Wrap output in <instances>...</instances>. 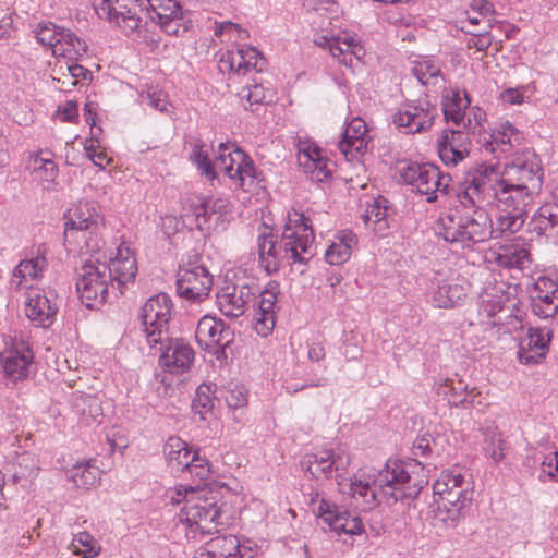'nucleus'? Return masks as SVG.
<instances>
[{"mask_svg":"<svg viewBox=\"0 0 558 558\" xmlns=\"http://www.w3.org/2000/svg\"><path fill=\"white\" fill-rule=\"evenodd\" d=\"M548 343L549 338H546L539 329L529 328L519 344V361L526 365L542 362L548 350Z\"/></svg>","mask_w":558,"mask_h":558,"instance_id":"31","label":"nucleus"},{"mask_svg":"<svg viewBox=\"0 0 558 558\" xmlns=\"http://www.w3.org/2000/svg\"><path fill=\"white\" fill-rule=\"evenodd\" d=\"M500 175L504 180L527 186L530 191L536 193L542 186L543 169L538 157L534 153L526 151L507 163Z\"/></svg>","mask_w":558,"mask_h":558,"instance_id":"14","label":"nucleus"},{"mask_svg":"<svg viewBox=\"0 0 558 558\" xmlns=\"http://www.w3.org/2000/svg\"><path fill=\"white\" fill-rule=\"evenodd\" d=\"M85 150L88 159L100 169H105L110 161L106 153L97 151L96 147L94 146L93 138L86 142Z\"/></svg>","mask_w":558,"mask_h":558,"instance_id":"63","label":"nucleus"},{"mask_svg":"<svg viewBox=\"0 0 558 558\" xmlns=\"http://www.w3.org/2000/svg\"><path fill=\"white\" fill-rule=\"evenodd\" d=\"M59 43L56 45L53 56L78 60L87 53L86 41L68 28L61 31Z\"/></svg>","mask_w":558,"mask_h":558,"instance_id":"40","label":"nucleus"},{"mask_svg":"<svg viewBox=\"0 0 558 558\" xmlns=\"http://www.w3.org/2000/svg\"><path fill=\"white\" fill-rule=\"evenodd\" d=\"M495 263L504 268L523 269L530 264V252L519 243L501 245L494 252Z\"/></svg>","mask_w":558,"mask_h":558,"instance_id":"37","label":"nucleus"},{"mask_svg":"<svg viewBox=\"0 0 558 558\" xmlns=\"http://www.w3.org/2000/svg\"><path fill=\"white\" fill-rule=\"evenodd\" d=\"M232 181L241 189L250 191L253 187H262L258 172L252 159L245 154V160L238 165L233 173Z\"/></svg>","mask_w":558,"mask_h":558,"instance_id":"46","label":"nucleus"},{"mask_svg":"<svg viewBox=\"0 0 558 558\" xmlns=\"http://www.w3.org/2000/svg\"><path fill=\"white\" fill-rule=\"evenodd\" d=\"M314 231L308 217L298 210L288 213L280 236V252L287 264L305 265L313 257Z\"/></svg>","mask_w":558,"mask_h":558,"instance_id":"6","label":"nucleus"},{"mask_svg":"<svg viewBox=\"0 0 558 558\" xmlns=\"http://www.w3.org/2000/svg\"><path fill=\"white\" fill-rule=\"evenodd\" d=\"M412 72L422 85L435 84L440 75V68L432 60L415 62Z\"/></svg>","mask_w":558,"mask_h":558,"instance_id":"51","label":"nucleus"},{"mask_svg":"<svg viewBox=\"0 0 558 558\" xmlns=\"http://www.w3.org/2000/svg\"><path fill=\"white\" fill-rule=\"evenodd\" d=\"M216 204L217 203H211L210 198H206L195 205L194 216L198 228H202L203 225L207 223L211 215L216 214Z\"/></svg>","mask_w":558,"mask_h":558,"instance_id":"61","label":"nucleus"},{"mask_svg":"<svg viewBox=\"0 0 558 558\" xmlns=\"http://www.w3.org/2000/svg\"><path fill=\"white\" fill-rule=\"evenodd\" d=\"M531 307L539 318L547 319L558 315V283L539 276L529 288Z\"/></svg>","mask_w":558,"mask_h":558,"instance_id":"22","label":"nucleus"},{"mask_svg":"<svg viewBox=\"0 0 558 558\" xmlns=\"http://www.w3.org/2000/svg\"><path fill=\"white\" fill-rule=\"evenodd\" d=\"M141 12L145 11L150 20L158 23L167 34L179 35L186 31L183 13L177 0H137Z\"/></svg>","mask_w":558,"mask_h":558,"instance_id":"16","label":"nucleus"},{"mask_svg":"<svg viewBox=\"0 0 558 558\" xmlns=\"http://www.w3.org/2000/svg\"><path fill=\"white\" fill-rule=\"evenodd\" d=\"M437 438L434 437L429 433H425L416 438L413 445V450L415 454L427 456L433 453L435 448L437 447Z\"/></svg>","mask_w":558,"mask_h":558,"instance_id":"62","label":"nucleus"},{"mask_svg":"<svg viewBox=\"0 0 558 558\" xmlns=\"http://www.w3.org/2000/svg\"><path fill=\"white\" fill-rule=\"evenodd\" d=\"M108 271L107 263L98 259H88L81 267L76 289L86 307H97L107 301L111 287Z\"/></svg>","mask_w":558,"mask_h":558,"instance_id":"9","label":"nucleus"},{"mask_svg":"<svg viewBox=\"0 0 558 558\" xmlns=\"http://www.w3.org/2000/svg\"><path fill=\"white\" fill-rule=\"evenodd\" d=\"M201 259L197 254L190 255L177 271V292L192 302L207 299L214 284V276Z\"/></svg>","mask_w":558,"mask_h":558,"instance_id":"8","label":"nucleus"},{"mask_svg":"<svg viewBox=\"0 0 558 558\" xmlns=\"http://www.w3.org/2000/svg\"><path fill=\"white\" fill-rule=\"evenodd\" d=\"M159 353V365L171 374H182L190 369L194 361L193 349L182 339H168L150 347Z\"/></svg>","mask_w":558,"mask_h":558,"instance_id":"18","label":"nucleus"},{"mask_svg":"<svg viewBox=\"0 0 558 558\" xmlns=\"http://www.w3.org/2000/svg\"><path fill=\"white\" fill-rule=\"evenodd\" d=\"M239 539L234 535H221L207 543L206 553L210 558H233L239 550Z\"/></svg>","mask_w":558,"mask_h":558,"instance_id":"47","label":"nucleus"},{"mask_svg":"<svg viewBox=\"0 0 558 558\" xmlns=\"http://www.w3.org/2000/svg\"><path fill=\"white\" fill-rule=\"evenodd\" d=\"M489 24L483 27V31L473 32L470 28L462 26V31L471 34L473 37L469 40V47H475L478 51H485L492 45V38L488 32Z\"/></svg>","mask_w":558,"mask_h":558,"instance_id":"59","label":"nucleus"},{"mask_svg":"<svg viewBox=\"0 0 558 558\" xmlns=\"http://www.w3.org/2000/svg\"><path fill=\"white\" fill-rule=\"evenodd\" d=\"M46 266V258L38 252L35 258L21 260L14 268L11 283L19 289L23 281L36 279Z\"/></svg>","mask_w":558,"mask_h":558,"instance_id":"44","label":"nucleus"},{"mask_svg":"<svg viewBox=\"0 0 558 558\" xmlns=\"http://www.w3.org/2000/svg\"><path fill=\"white\" fill-rule=\"evenodd\" d=\"M192 405L199 414L206 413L214 408V398L209 385L203 384L198 386Z\"/></svg>","mask_w":558,"mask_h":558,"instance_id":"58","label":"nucleus"},{"mask_svg":"<svg viewBox=\"0 0 558 558\" xmlns=\"http://www.w3.org/2000/svg\"><path fill=\"white\" fill-rule=\"evenodd\" d=\"M367 126L361 118H353L342 133V138L338 142L340 151L347 159H353L357 154H362L367 148Z\"/></svg>","mask_w":558,"mask_h":558,"instance_id":"30","label":"nucleus"},{"mask_svg":"<svg viewBox=\"0 0 558 558\" xmlns=\"http://www.w3.org/2000/svg\"><path fill=\"white\" fill-rule=\"evenodd\" d=\"M98 205L93 201H80L69 208L65 215L64 236L65 239L74 236L75 233L93 234L100 222Z\"/></svg>","mask_w":558,"mask_h":558,"instance_id":"21","label":"nucleus"},{"mask_svg":"<svg viewBox=\"0 0 558 558\" xmlns=\"http://www.w3.org/2000/svg\"><path fill=\"white\" fill-rule=\"evenodd\" d=\"M470 99L465 90H452L442 97V111L447 122L463 126L465 110L470 107Z\"/></svg>","mask_w":558,"mask_h":558,"instance_id":"36","label":"nucleus"},{"mask_svg":"<svg viewBox=\"0 0 558 558\" xmlns=\"http://www.w3.org/2000/svg\"><path fill=\"white\" fill-rule=\"evenodd\" d=\"M197 451L177 436L169 437L163 446V454L168 465L177 471H185L189 464L194 461Z\"/></svg>","mask_w":558,"mask_h":558,"instance_id":"32","label":"nucleus"},{"mask_svg":"<svg viewBox=\"0 0 558 558\" xmlns=\"http://www.w3.org/2000/svg\"><path fill=\"white\" fill-rule=\"evenodd\" d=\"M109 269L111 288L117 286L119 293H123V288L133 282L137 274V263L133 252L126 246H119L117 254L107 264Z\"/></svg>","mask_w":558,"mask_h":558,"instance_id":"28","label":"nucleus"},{"mask_svg":"<svg viewBox=\"0 0 558 558\" xmlns=\"http://www.w3.org/2000/svg\"><path fill=\"white\" fill-rule=\"evenodd\" d=\"M312 508L314 514L338 534L359 535L364 531L362 521L357 515L340 509L318 494L312 499Z\"/></svg>","mask_w":558,"mask_h":558,"instance_id":"13","label":"nucleus"},{"mask_svg":"<svg viewBox=\"0 0 558 558\" xmlns=\"http://www.w3.org/2000/svg\"><path fill=\"white\" fill-rule=\"evenodd\" d=\"M266 66V60L260 52L252 46L243 45L236 50H228L221 53L218 60V69L221 73L233 75H246L251 71L262 72Z\"/></svg>","mask_w":558,"mask_h":558,"instance_id":"17","label":"nucleus"},{"mask_svg":"<svg viewBox=\"0 0 558 558\" xmlns=\"http://www.w3.org/2000/svg\"><path fill=\"white\" fill-rule=\"evenodd\" d=\"M195 338L201 347L217 353L233 340V333L223 320L213 316H203L197 324Z\"/></svg>","mask_w":558,"mask_h":558,"instance_id":"24","label":"nucleus"},{"mask_svg":"<svg viewBox=\"0 0 558 558\" xmlns=\"http://www.w3.org/2000/svg\"><path fill=\"white\" fill-rule=\"evenodd\" d=\"M534 194L527 186L504 180L496 166L477 162L463 172L457 197L459 203L466 206L495 205L498 210L527 213Z\"/></svg>","mask_w":558,"mask_h":558,"instance_id":"1","label":"nucleus"},{"mask_svg":"<svg viewBox=\"0 0 558 558\" xmlns=\"http://www.w3.org/2000/svg\"><path fill=\"white\" fill-rule=\"evenodd\" d=\"M33 360V350L22 340L14 341L1 353L3 373L13 381L22 380L28 376Z\"/></svg>","mask_w":558,"mask_h":558,"instance_id":"25","label":"nucleus"},{"mask_svg":"<svg viewBox=\"0 0 558 558\" xmlns=\"http://www.w3.org/2000/svg\"><path fill=\"white\" fill-rule=\"evenodd\" d=\"M356 236L350 231H343L331 243L325 254V259L330 265H342L348 262L352 254V248L356 245Z\"/></svg>","mask_w":558,"mask_h":558,"instance_id":"42","label":"nucleus"},{"mask_svg":"<svg viewBox=\"0 0 558 558\" xmlns=\"http://www.w3.org/2000/svg\"><path fill=\"white\" fill-rule=\"evenodd\" d=\"M472 142L464 130H445L438 140V155L447 166H457L469 157Z\"/></svg>","mask_w":558,"mask_h":558,"instance_id":"26","label":"nucleus"},{"mask_svg":"<svg viewBox=\"0 0 558 558\" xmlns=\"http://www.w3.org/2000/svg\"><path fill=\"white\" fill-rule=\"evenodd\" d=\"M472 114L473 118L469 116L468 118L464 119V123L462 126V130L466 131L468 133H475L476 129L481 128L482 121H484L486 117L485 111L478 107L472 108Z\"/></svg>","mask_w":558,"mask_h":558,"instance_id":"64","label":"nucleus"},{"mask_svg":"<svg viewBox=\"0 0 558 558\" xmlns=\"http://www.w3.org/2000/svg\"><path fill=\"white\" fill-rule=\"evenodd\" d=\"M39 468L34 456L23 453L17 458L16 470L14 471L15 481H32L38 474Z\"/></svg>","mask_w":558,"mask_h":558,"instance_id":"53","label":"nucleus"},{"mask_svg":"<svg viewBox=\"0 0 558 558\" xmlns=\"http://www.w3.org/2000/svg\"><path fill=\"white\" fill-rule=\"evenodd\" d=\"M70 477L77 487L88 489L100 480V470L89 462L78 463L72 468Z\"/></svg>","mask_w":558,"mask_h":558,"instance_id":"48","label":"nucleus"},{"mask_svg":"<svg viewBox=\"0 0 558 558\" xmlns=\"http://www.w3.org/2000/svg\"><path fill=\"white\" fill-rule=\"evenodd\" d=\"M383 203H386V199L381 197L373 198V203L368 204L364 214V219L366 222L377 223L385 219L387 214V206Z\"/></svg>","mask_w":558,"mask_h":558,"instance_id":"60","label":"nucleus"},{"mask_svg":"<svg viewBox=\"0 0 558 558\" xmlns=\"http://www.w3.org/2000/svg\"><path fill=\"white\" fill-rule=\"evenodd\" d=\"M184 472H187L192 477L198 481L199 484H206L211 477V470L209 461L206 458H202L196 452L194 461L189 464Z\"/></svg>","mask_w":558,"mask_h":558,"instance_id":"56","label":"nucleus"},{"mask_svg":"<svg viewBox=\"0 0 558 558\" xmlns=\"http://www.w3.org/2000/svg\"><path fill=\"white\" fill-rule=\"evenodd\" d=\"M437 109L427 99L403 104L392 117V123L404 134H415L432 128Z\"/></svg>","mask_w":558,"mask_h":558,"instance_id":"12","label":"nucleus"},{"mask_svg":"<svg viewBox=\"0 0 558 558\" xmlns=\"http://www.w3.org/2000/svg\"><path fill=\"white\" fill-rule=\"evenodd\" d=\"M485 444L484 450L487 457L495 462H499L504 459L505 441L501 434L496 428L488 430L485 436Z\"/></svg>","mask_w":558,"mask_h":558,"instance_id":"55","label":"nucleus"},{"mask_svg":"<svg viewBox=\"0 0 558 558\" xmlns=\"http://www.w3.org/2000/svg\"><path fill=\"white\" fill-rule=\"evenodd\" d=\"M350 464L349 456L335 452L332 449H324L303 457L302 469L314 478H330L332 474L339 475Z\"/></svg>","mask_w":558,"mask_h":558,"instance_id":"19","label":"nucleus"},{"mask_svg":"<svg viewBox=\"0 0 558 558\" xmlns=\"http://www.w3.org/2000/svg\"><path fill=\"white\" fill-rule=\"evenodd\" d=\"M191 158L208 180L216 178V169L232 180L235 168L245 160V153L240 148H232L229 144L221 143L213 165L208 153L204 150V145H195Z\"/></svg>","mask_w":558,"mask_h":558,"instance_id":"11","label":"nucleus"},{"mask_svg":"<svg viewBox=\"0 0 558 558\" xmlns=\"http://www.w3.org/2000/svg\"><path fill=\"white\" fill-rule=\"evenodd\" d=\"M73 410L80 416L82 424L89 425L102 416L101 401L97 396L77 393L73 398Z\"/></svg>","mask_w":558,"mask_h":558,"instance_id":"41","label":"nucleus"},{"mask_svg":"<svg viewBox=\"0 0 558 558\" xmlns=\"http://www.w3.org/2000/svg\"><path fill=\"white\" fill-rule=\"evenodd\" d=\"M259 266L268 274L272 275L279 270L286 257L281 255L280 240L274 235L272 231L264 226L257 238Z\"/></svg>","mask_w":558,"mask_h":558,"instance_id":"29","label":"nucleus"},{"mask_svg":"<svg viewBox=\"0 0 558 558\" xmlns=\"http://www.w3.org/2000/svg\"><path fill=\"white\" fill-rule=\"evenodd\" d=\"M171 314V299L166 293L151 296L143 305L141 319L149 347H156V343L168 339Z\"/></svg>","mask_w":558,"mask_h":558,"instance_id":"10","label":"nucleus"},{"mask_svg":"<svg viewBox=\"0 0 558 558\" xmlns=\"http://www.w3.org/2000/svg\"><path fill=\"white\" fill-rule=\"evenodd\" d=\"M466 296V288L457 280H444L437 283L433 292L432 302L440 308L453 307Z\"/></svg>","mask_w":558,"mask_h":558,"instance_id":"34","label":"nucleus"},{"mask_svg":"<svg viewBox=\"0 0 558 558\" xmlns=\"http://www.w3.org/2000/svg\"><path fill=\"white\" fill-rule=\"evenodd\" d=\"M69 549L81 558H96L101 553V545L90 533L83 531L73 535Z\"/></svg>","mask_w":558,"mask_h":558,"instance_id":"45","label":"nucleus"},{"mask_svg":"<svg viewBox=\"0 0 558 558\" xmlns=\"http://www.w3.org/2000/svg\"><path fill=\"white\" fill-rule=\"evenodd\" d=\"M183 515L190 526H195L203 534H211L218 525H225L220 508L206 499L194 501L193 497L187 498Z\"/></svg>","mask_w":558,"mask_h":558,"instance_id":"20","label":"nucleus"},{"mask_svg":"<svg viewBox=\"0 0 558 558\" xmlns=\"http://www.w3.org/2000/svg\"><path fill=\"white\" fill-rule=\"evenodd\" d=\"M468 387V384L462 379L439 378L435 383V390L438 396L447 399L449 404L463 409L473 407V399L461 398Z\"/></svg>","mask_w":558,"mask_h":558,"instance_id":"38","label":"nucleus"},{"mask_svg":"<svg viewBox=\"0 0 558 558\" xmlns=\"http://www.w3.org/2000/svg\"><path fill=\"white\" fill-rule=\"evenodd\" d=\"M529 230L537 235H558V201L542 205L532 216Z\"/></svg>","mask_w":558,"mask_h":558,"instance_id":"33","label":"nucleus"},{"mask_svg":"<svg viewBox=\"0 0 558 558\" xmlns=\"http://www.w3.org/2000/svg\"><path fill=\"white\" fill-rule=\"evenodd\" d=\"M95 12L100 19H106L126 32H133L141 25L137 0H94Z\"/></svg>","mask_w":558,"mask_h":558,"instance_id":"15","label":"nucleus"},{"mask_svg":"<svg viewBox=\"0 0 558 558\" xmlns=\"http://www.w3.org/2000/svg\"><path fill=\"white\" fill-rule=\"evenodd\" d=\"M63 28L64 27L58 26L50 21H46L38 23L34 28V33L41 45L51 47L53 51L56 45L59 43L58 39H60L61 31H63Z\"/></svg>","mask_w":558,"mask_h":558,"instance_id":"50","label":"nucleus"},{"mask_svg":"<svg viewBox=\"0 0 558 558\" xmlns=\"http://www.w3.org/2000/svg\"><path fill=\"white\" fill-rule=\"evenodd\" d=\"M257 294L259 301L255 313V330L267 337L276 322V303L280 294L277 281H269L264 290H259L253 280L226 283L217 293V302L225 316L238 318L247 311Z\"/></svg>","mask_w":558,"mask_h":558,"instance_id":"3","label":"nucleus"},{"mask_svg":"<svg viewBox=\"0 0 558 558\" xmlns=\"http://www.w3.org/2000/svg\"><path fill=\"white\" fill-rule=\"evenodd\" d=\"M495 222L492 221L493 238H508L519 232L525 220V211L499 210Z\"/></svg>","mask_w":558,"mask_h":558,"instance_id":"39","label":"nucleus"},{"mask_svg":"<svg viewBox=\"0 0 558 558\" xmlns=\"http://www.w3.org/2000/svg\"><path fill=\"white\" fill-rule=\"evenodd\" d=\"M436 507L435 524L454 526L473 498V488L459 470L442 472L433 486Z\"/></svg>","mask_w":558,"mask_h":558,"instance_id":"5","label":"nucleus"},{"mask_svg":"<svg viewBox=\"0 0 558 558\" xmlns=\"http://www.w3.org/2000/svg\"><path fill=\"white\" fill-rule=\"evenodd\" d=\"M298 161L312 181L323 182L330 177L329 160L322 156L320 148L313 142L299 141Z\"/></svg>","mask_w":558,"mask_h":558,"instance_id":"27","label":"nucleus"},{"mask_svg":"<svg viewBox=\"0 0 558 558\" xmlns=\"http://www.w3.org/2000/svg\"><path fill=\"white\" fill-rule=\"evenodd\" d=\"M337 46L332 49V57L345 66H353L355 60H360L365 51L354 35L343 32L336 36Z\"/></svg>","mask_w":558,"mask_h":558,"instance_id":"35","label":"nucleus"},{"mask_svg":"<svg viewBox=\"0 0 558 558\" xmlns=\"http://www.w3.org/2000/svg\"><path fill=\"white\" fill-rule=\"evenodd\" d=\"M399 173L402 181L412 186V191L426 196L428 203L437 201L439 195H447L451 178L442 173L433 163L409 162L401 165Z\"/></svg>","mask_w":558,"mask_h":558,"instance_id":"7","label":"nucleus"},{"mask_svg":"<svg viewBox=\"0 0 558 558\" xmlns=\"http://www.w3.org/2000/svg\"><path fill=\"white\" fill-rule=\"evenodd\" d=\"M29 167L34 178L44 182H53L58 175V167L51 158L41 157L40 153L31 156Z\"/></svg>","mask_w":558,"mask_h":558,"instance_id":"49","label":"nucleus"},{"mask_svg":"<svg viewBox=\"0 0 558 558\" xmlns=\"http://www.w3.org/2000/svg\"><path fill=\"white\" fill-rule=\"evenodd\" d=\"M57 299L53 290L32 289L25 302L26 316L38 327H49L58 312Z\"/></svg>","mask_w":558,"mask_h":558,"instance_id":"23","label":"nucleus"},{"mask_svg":"<svg viewBox=\"0 0 558 558\" xmlns=\"http://www.w3.org/2000/svg\"><path fill=\"white\" fill-rule=\"evenodd\" d=\"M508 300L504 284H490L480 294V313L493 317L504 308Z\"/></svg>","mask_w":558,"mask_h":558,"instance_id":"43","label":"nucleus"},{"mask_svg":"<svg viewBox=\"0 0 558 558\" xmlns=\"http://www.w3.org/2000/svg\"><path fill=\"white\" fill-rule=\"evenodd\" d=\"M247 389L242 384L230 383L226 387L225 400L230 410H242L247 405Z\"/></svg>","mask_w":558,"mask_h":558,"instance_id":"52","label":"nucleus"},{"mask_svg":"<svg viewBox=\"0 0 558 558\" xmlns=\"http://www.w3.org/2000/svg\"><path fill=\"white\" fill-rule=\"evenodd\" d=\"M538 478L541 482H558V451L545 454L541 461Z\"/></svg>","mask_w":558,"mask_h":558,"instance_id":"57","label":"nucleus"},{"mask_svg":"<svg viewBox=\"0 0 558 558\" xmlns=\"http://www.w3.org/2000/svg\"><path fill=\"white\" fill-rule=\"evenodd\" d=\"M450 209L438 220L437 233L451 245L473 250L493 238L492 219L485 206H466Z\"/></svg>","mask_w":558,"mask_h":558,"instance_id":"4","label":"nucleus"},{"mask_svg":"<svg viewBox=\"0 0 558 558\" xmlns=\"http://www.w3.org/2000/svg\"><path fill=\"white\" fill-rule=\"evenodd\" d=\"M413 466L412 462L388 460L372 483L354 476L349 493L363 510H371L381 501L391 506L404 498H413L422 488V483L412 476L410 469Z\"/></svg>","mask_w":558,"mask_h":558,"instance_id":"2","label":"nucleus"},{"mask_svg":"<svg viewBox=\"0 0 558 558\" xmlns=\"http://www.w3.org/2000/svg\"><path fill=\"white\" fill-rule=\"evenodd\" d=\"M240 95L242 98H246L250 106L271 102L274 99L272 90L265 88L262 84L258 83L246 85Z\"/></svg>","mask_w":558,"mask_h":558,"instance_id":"54","label":"nucleus"}]
</instances>
